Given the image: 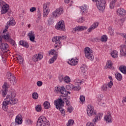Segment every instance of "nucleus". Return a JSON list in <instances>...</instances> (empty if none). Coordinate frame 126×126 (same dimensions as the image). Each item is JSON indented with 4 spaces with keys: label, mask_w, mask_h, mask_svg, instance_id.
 Here are the masks:
<instances>
[{
    "label": "nucleus",
    "mask_w": 126,
    "mask_h": 126,
    "mask_svg": "<svg viewBox=\"0 0 126 126\" xmlns=\"http://www.w3.org/2000/svg\"><path fill=\"white\" fill-rule=\"evenodd\" d=\"M43 10V17H47L48 14L50 12V10Z\"/></svg>",
    "instance_id": "42"
},
{
    "label": "nucleus",
    "mask_w": 126,
    "mask_h": 126,
    "mask_svg": "<svg viewBox=\"0 0 126 126\" xmlns=\"http://www.w3.org/2000/svg\"><path fill=\"white\" fill-rule=\"evenodd\" d=\"M43 106L44 109H50L51 108V104H50V102L48 101H45L43 103Z\"/></svg>",
    "instance_id": "31"
},
{
    "label": "nucleus",
    "mask_w": 126,
    "mask_h": 126,
    "mask_svg": "<svg viewBox=\"0 0 126 126\" xmlns=\"http://www.w3.org/2000/svg\"><path fill=\"white\" fill-rule=\"evenodd\" d=\"M2 97H5L6 96L7 94V91L8 90V87H7V83H4V85L2 87Z\"/></svg>",
    "instance_id": "13"
},
{
    "label": "nucleus",
    "mask_w": 126,
    "mask_h": 126,
    "mask_svg": "<svg viewBox=\"0 0 126 126\" xmlns=\"http://www.w3.org/2000/svg\"><path fill=\"white\" fill-rule=\"evenodd\" d=\"M55 28L57 30H60V31H64V30H65L64 21H63V20L59 21L55 26Z\"/></svg>",
    "instance_id": "7"
},
{
    "label": "nucleus",
    "mask_w": 126,
    "mask_h": 126,
    "mask_svg": "<svg viewBox=\"0 0 126 126\" xmlns=\"http://www.w3.org/2000/svg\"><path fill=\"white\" fill-rule=\"evenodd\" d=\"M83 81L80 80L78 82H76L75 83V85H77L78 86H79L80 85H81V84H82L83 83Z\"/></svg>",
    "instance_id": "54"
},
{
    "label": "nucleus",
    "mask_w": 126,
    "mask_h": 126,
    "mask_svg": "<svg viewBox=\"0 0 126 126\" xmlns=\"http://www.w3.org/2000/svg\"><path fill=\"white\" fill-rule=\"evenodd\" d=\"M113 65V63L111 61H108L106 63V66L108 67V68H110V67H112Z\"/></svg>",
    "instance_id": "39"
},
{
    "label": "nucleus",
    "mask_w": 126,
    "mask_h": 126,
    "mask_svg": "<svg viewBox=\"0 0 126 126\" xmlns=\"http://www.w3.org/2000/svg\"><path fill=\"white\" fill-rule=\"evenodd\" d=\"M63 104H64V101L62 98H59V100L54 101V105H55L56 109L59 110L62 115L64 117L65 116V111H64V109L63 108L64 106Z\"/></svg>",
    "instance_id": "3"
},
{
    "label": "nucleus",
    "mask_w": 126,
    "mask_h": 126,
    "mask_svg": "<svg viewBox=\"0 0 126 126\" xmlns=\"http://www.w3.org/2000/svg\"><path fill=\"white\" fill-rule=\"evenodd\" d=\"M6 5H8V4H6L5 2L0 0V7H2V6H6Z\"/></svg>",
    "instance_id": "48"
},
{
    "label": "nucleus",
    "mask_w": 126,
    "mask_h": 126,
    "mask_svg": "<svg viewBox=\"0 0 126 126\" xmlns=\"http://www.w3.org/2000/svg\"><path fill=\"white\" fill-rule=\"evenodd\" d=\"M2 39H4L5 41L7 42H9L10 44L12 45V46H15V41L13 40L10 37H9V34L6 33V34H4L2 35Z\"/></svg>",
    "instance_id": "10"
},
{
    "label": "nucleus",
    "mask_w": 126,
    "mask_h": 126,
    "mask_svg": "<svg viewBox=\"0 0 126 126\" xmlns=\"http://www.w3.org/2000/svg\"><path fill=\"white\" fill-rule=\"evenodd\" d=\"M16 94L15 93H11L10 94H7L6 100H4L2 103V108L4 111H7V108H8V104L15 105L18 101V100L15 98Z\"/></svg>",
    "instance_id": "1"
},
{
    "label": "nucleus",
    "mask_w": 126,
    "mask_h": 126,
    "mask_svg": "<svg viewBox=\"0 0 126 126\" xmlns=\"http://www.w3.org/2000/svg\"><path fill=\"white\" fill-rule=\"evenodd\" d=\"M43 59V55L39 54L38 55H35L33 58L32 61L33 62H38V61H40V60H42Z\"/></svg>",
    "instance_id": "18"
},
{
    "label": "nucleus",
    "mask_w": 126,
    "mask_h": 126,
    "mask_svg": "<svg viewBox=\"0 0 126 126\" xmlns=\"http://www.w3.org/2000/svg\"><path fill=\"white\" fill-rule=\"evenodd\" d=\"M86 70H87V67H86V65L85 64H83L81 66V73L82 74H84L86 72Z\"/></svg>",
    "instance_id": "22"
},
{
    "label": "nucleus",
    "mask_w": 126,
    "mask_h": 126,
    "mask_svg": "<svg viewBox=\"0 0 126 126\" xmlns=\"http://www.w3.org/2000/svg\"><path fill=\"white\" fill-rule=\"evenodd\" d=\"M0 49L3 53H7L8 51V44L6 43H1L0 44Z\"/></svg>",
    "instance_id": "12"
},
{
    "label": "nucleus",
    "mask_w": 126,
    "mask_h": 126,
    "mask_svg": "<svg viewBox=\"0 0 126 126\" xmlns=\"http://www.w3.org/2000/svg\"><path fill=\"white\" fill-rule=\"evenodd\" d=\"M118 52H117V51L114 50L111 52V56L114 59H117V58H118Z\"/></svg>",
    "instance_id": "33"
},
{
    "label": "nucleus",
    "mask_w": 126,
    "mask_h": 126,
    "mask_svg": "<svg viewBox=\"0 0 126 126\" xmlns=\"http://www.w3.org/2000/svg\"><path fill=\"white\" fill-rule=\"evenodd\" d=\"M68 63L70 65H75L77 64V63H78V62L72 58L70 60V62H68Z\"/></svg>",
    "instance_id": "24"
},
{
    "label": "nucleus",
    "mask_w": 126,
    "mask_h": 126,
    "mask_svg": "<svg viewBox=\"0 0 126 126\" xmlns=\"http://www.w3.org/2000/svg\"><path fill=\"white\" fill-rule=\"evenodd\" d=\"M87 113L89 117L96 116V114L95 110H94V108H93V106L92 105L88 106V108L87 109Z\"/></svg>",
    "instance_id": "8"
},
{
    "label": "nucleus",
    "mask_w": 126,
    "mask_h": 126,
    "mask_svg": "<svg viewBox=\"0 0 126 126\" xmlns=\"http://www.w3.org/2000/svg\"><path fill=\"white\" fill-rule=\"evenodd\" d=\"M117 14L119 16H124L126 15V10L124 8H119L117 10Z\"/></svg>",
    "instance_id": "19"
},
{
    "label": "nucleus",
    "mask_w": 126,
    "mask_h": 126,
    "mask_svg": "<svg viewBox=\"0 0 126 126\" xmlns=\"http://www.w3.org/2000/svg\"><path fill=\"white\" fill-rule=\"evenodd\" d=\"M61 37L59 36H55L52 38V42H55V46L56 48L61 46L62 43H61Z\"/></svg>",
    "instance_id": "11"
},
{
    "label": "nucleus",
    "mask_w": 126,
    "mask_h": 126,
    "mask_svg": "<svg viewBox=\"0 0 126 126\" xmlns=\"http://www.w3.org/2000/svg\"><path fill=\"white\" fill-rule=\"evenodd\" d=\"M80 8L81 9L83 14L85 13V12H87V6H86V5H83V6H80Z\"/></svg>",
    "instance_id": "32"
},
{
    "label": "nucleus",
    "mask_w": 126,
    "mask_h": 126,
    "mask_svg": "<svg viewBox=\"0 0 126 126\" xmlns=\"http://www.w3.org/2000/svg\"><path fill=\"white\" fill-rule=\"evenodd\" d=\"M107 88H108V85L106 84H105L101 87V91H107Z\"/></svg>",
    "instance_id": "44"
},
{
    "label": "nucleus",
    "mask_w": 126,
    "mask_h": 126,
    "mask_svg": "<svg viewBox=\"0 0 126 126\" xmlns=\"http://www.w3.org/2000/svg\"><path fill=\"white\" fill-rule=\"evenodd\" d=\"M16 58H17V60H18L20 63H23L24 59H23V58L21 56L18 55V56Z\"/></svg>",
    "instance_id": "34"
},
{
    "label": "nucleus",
    "mask_w": 126,
    "mask_h": 126,
    "mask_svg": "<svg viewBox=\"0 0 126 126\" xmlns=\"http://www.w3.org/2000/svg\"><path fill=\"white\" fill-rule=\"evenodd\" d=\"M15 123L18 124V125L22 124V119H21L18 115L17 116L15 119Z\"/></svg>",
    "instance_id": "26"
},
{
    "label": "nucleus",
    "mask_w": 126,
    "mask_h": 126,
    "mask_svg": "<svg viewBox=\"0 0 126 126\" xmlns=\"http://www.w3.org/2000/svg\"><path fill=\"white\" fill-rule=\"evenodd\" d=\"M7 78L10 83H13V85L16 84V78L13 75L11 74L10 72H8L7 73Z\"/></svg>",
    "instance_id": "9"
},
{
    "label": "nucleus",
    "mask_w": 126,
    "mask_h": 126,
    "mask_svg": "<svg viewBox=\"0 0 126 126\" xmlns=\"http://www.w3.org/2000/svg\"><path fill=\"white\" fill-rule=\"evenodd\" d=\"M122 37H123L124 40H125V44H126V33H123L121 34Z\"/></svg>",
    "instance_id": "60"
},
{
    "label": "nucleus",
    "mask_w": 126,
    "mask_h": 126,
    "mask_svg": "<svg viewBox=\"0 0 126 126\" xmlns=\"http://www.w3.org/2000/svg\"><path fill=\"white\" fill-rule=\"evenodd\" d=\"M92 1L94 2H96V6L98 10L103 11V10L105 9L106 6V0H92Z\"/></svg>",
    "instance_id": "5"
},
{
    "label": "nucleus",
    "mask_w": 126,
    "mask_h": 126,
    "mask_svg": "<svg viewBox=\"0 0 126 126\" xmlns=\"http://www.w3.org/2000/svg\"><path fill=\"white\" fill-rule=\"evenodd\" d=\"M35 110L36 112H41L42 111V106L41 105H37L35 106Z\"/></svg>",
    "instance_id": "43"
},
{
    "label": "nucleus",
    "mask_w": 126,
    "mask_h": 126,
    "mask_svg": "<svg viewBox=\"0 0 126 126\" xmlns=\"http://www.w3.org/2000/svg\"><path fill=\"white\" fill-rule=\"evenodd\" d=\"M109 32L113 35L114 34V30L111 29V28H109Z\"/></svg>",
    "instance_id": "64"
},
{
    "label": "nucleus",
    "mask_w": 126,
    "mask_h": 126,
    "mask_svg": "<svg viewBox=\"0 0 126 126\" xmlns=\"http://www.w3.org/2000/svg\"><path fill=\"white\" fill-rule=\"evenodd\" d=\"M46 117L44 116H40L37 122V126H49L50 124L46 122Z\"/></svg>",
    "instance_id": "6"
},
{
    "label": "nucleus",
    "mask_w": 126,
    "mask_h": 126,
    "mask_svg": "<svg viewBox=\"0 0 126 126\" xmlns=\"http://www.w3.org/2000/svg\"><path fill=\"white\" fill-rule=\"evenodd\" d=\"M31 12H34V11H36V7H31L30 9Z\"/></svg>",
    "instance_id": "59"
},
{
    "label": "nucleus",
    "mask_w": 126,
    "mask_h": 126,
    "mask_svg": "<svg viewBox=\"0 0 126 126\" xmlns=\"http://www.w3.org/2000/svg\"><path fill=\"white\" fill-rule=\"evenodd\" d=\"M115 77L118 81H121L123 78L122 74L120 73H116L115 74Z\"/></svg>",
    "instance_id": "29"
},
{
    "label": "nucleus",
    "mask_w": 126,
    "mask_h": 126,
    "mask_svg": "<svg viewBox=\"0 0 126 126\" xmlns=\"http://www.w3.org/2000/svg\"><path fill=\"white\" fill-rule=\"evenodd\" d=\"M85 57L87 59L90 60V61H93L94 60V56H93L92 53H89L87 55H85Z\"/></svg>",
    "instance_id": "27"
},
{
    "label": "nucleus",
    "mask_w": 126,
    "mask_h": 126,
    "mask_svg": "<svg viewBox=\"0 0 126 126\" xmlns=\"http://www.w3.org/2000/svg\"><path fill=\"white\" fill-rule=\"evenodd\" d=\"M59 79L60 81V82H62V81H63V75L59 76Z\"/></svg>",
    "instance_id": "62"
},
{
    "label": "nucleus",
    "mask_w": 126,
    "mask_h": 126,
    "mask_svg": "<svg viewBox=\"0 0 126 126\" xmlns=\"http://www.w3.org/2000/svg\"><path fill=\"white\" fill-rule=\"evenodd\" d=\"M113 85H114L113 81L112 80H110V82L108 83L107 86H108L109 88H112Z\"/></svg>",
    "instance_id": "52"
},
{
    "label": "nucleus",
    "mask_w": 126,
    "mask_h": 126,
    "mask_svg": "<svg viewBox=\"0 0 126 126\" xmlns=\"http://www.w3.org/2000/svg\"><path fill=\"white\" fill-rule=\"evenodd\" d=\"M28 36L29 37L30 41L32 42H34L35 41V34L34 33V32L31 31L28 34Z\"/></svg>",
    "instance_id": "20"
},
{
    "label": "nucleus",
    "mask_w": 126,
    "mask_h": 126,
    "mask_svg": "<svg viewBox=\"0 0 126 126\" xmlns=\"http://www.w3.org/2000/svg\"><path fill=\"white\" fill-rule=\"evenodd\" d=\"M87 126H94V124L92 123H88L87 124Z\"/></svg>",
    "instance_id": "63"
},
{
    "label": "nucleus",
    "mask_w": 126,
    "mask_h": 126,
    "mask_svg": "<svg viewBox=\"0 0 126 126\" xmlns=\"http://www.w3.org/2000/svg\"><path fill=\"white\" fill-rule=\"evenodd\" d=\"M55 53H56L55 49H52L51 51H49V55H55Z\"/></svg>",
    "instance_id": "58"
},
{
    "label": "nucleus",
    "mask_w": 126,
    "mask_h": 126,
    "mask_svg": "<svg viewBox=\"0 0 126 126\" xmlns=\"http://www.w3.org/2000/svg\"><path fill=\"white\" fill-rule=\"evenodd\" d=\"M73 85L69 84L68 85L66 86L67 90H72L73 89Z\"/></svg>",
    "instance_id": "45"
},
{
    "label": "nucleus",
    "mask_w": 126,
    "mask_h": 126,
    "mask_svg": "<svg viewBox=\"0 0 126 126\" xmlns=\"http://www.w3.org/2000/svg\"><path fill=\"white\" fill-rule=\"evenodd\" d=\"M55 92L56 93H61L62 97H66L68 94H70V92L66 91L65 88L63 87H55Z\"/></svg>",
    "instance_id": "4"
},
{
    "label": "nucleus",
    "mask_w": 126,
    "mask_h": 126,
    "mask_svg": "<svg viewBox=\"0 0 126 126\" xmlns=\"http://www.w3.org/2000/svg\"><path fill=\"white\" fill-rule=\"evenodd\" d=\"M81 89V87H80V86H74L73 85V90L74 91H79Z\"/></svg>",
    "instance_id": "41"
},
{
    "label": "nucleus",
    "mask_w": 126,
    "mask_h": 126,
    "mask_svg": "<svg viewBox=\"0 0 126 126\" xmlns=\"http://www.w3.org/2000/svg\"><path fill=\"white\" fill-rule=\"evenodd\" d=\"M63 100L64 102H65L67 106H69V105H70V101L68 100V99H66V98H64Z\"/></svg>",
    "instance_id": "50"
},
{
    "label": "nucleus",
    "mask_w": 126,
    "mask_h": 126,
    "mask_svg": "<svg viewBox=\"0 0 126 126\" xmlns=\"http://www.w3.org/2000/svg\"><path fill=\"white\" fill-rule=\"evenodd\" d=\"M63 10L62 8H58L55 11H54L52 13L53 16H51L49 17V18L48 20V25H52V24L54 23L55 17H57V16H60V15L63 13Z\"/></svg>",
    "instance_id": "2"
},
{
    "label": "nucleus",
    "mask_w": 126,
    "mask_h": 126,
    "mask_svg": "<svg viewBox=\"0 0 126 126\" xmlns=\"http://www.w3.org/2000/svg\"><path fill=\"white\" fill-rule=\"evenodd\" d=\"M57 60V55L54 56L51 59L49 60V63H53Z\"/></svg>",
    "instance_id": "36"
},
{
    "label": "nucleus",
    "mask_w": 126,
    "mask_h": 126,
    "mask_svg": "<svg viewBox=\"0 0 126 126\" xmlns=\"http://www.w3.org/2000/svg\"><path fill=\"white\" fill-rule=\"evenodd\" d=\"M84 18L83 17H81V18H79L78 20H77V22H78L79 23H82L83 22H84Z\"/></svg>",
    "instance_id": "53"
},
{
    "label": "nucleus",
    "mask_w": 126,
    "mask_h": 126,
    "mask_svg": "<svg viewBox=\"0 0 126 126\" xmlns=\"http://www.w3.org/2000/svg\"><path fill=\"white\" fill-rule=\"evenodd\" d=\"M85 55H89V54H92L93 51H92V50L90 49V48L86 47L85 48Z\"/></svg>",
    "instance_id": "30"
},
{
    "label": "nucleus",
    "mask_w": 126,
    "mask_h": 126,
    "mask_svg": "<svg viewBox=\"0 0 126 126\" xmlns=\"http://www.w3.org/2000/svg\"><path fill=\"white\" fill-rule=\"evenodd\" d=\"M36 84L37 86H38L39 87H40V86H42V85H43V82L41 81H38L36 83Z\"/></svg>",
    "instance_id": "57"
},
{
    "label": "nucleus",
    "mask_w": 126,
    "mask_h": 126,
    "mask_svg": "<svg viewBox=\"0 0 126 126\" xmlns=\"http://www.w3.org/2000/svg\"><path fill=\"white\" fill-rule=\"evenodd\" d=\"M50 5V2H47L46 3H44L43 5V10H50V9H49V6Z\"/></svg>",
    "instance_id": "23"
},
{
    "label": "nucleus",
    "mask_w": 126,
    "mask_h": 126,
    "mask_svg": "<svg viewBox=\"0 0 126 126\" xmlns=\"http://www.w3.org/2000/svg\"><path fill=\"white\" fill-rule=\"evenodd\" d=\"M119 70L122 73L126 74V66L125 65H121L119 67Z\"/></svg>",
    "instance_id": "25"
},
{
    "label": "nucleus",
    "mask_w": 126,
    "mask_h": 126,
    "mask_svg": "<svg viewBox=\"0 0 126 126\" xmlns=\"http://www.w3.org/2000/svg\"><path fill=\"white\" fill-rule=\"evenodd\" d=\"M108 39V37L106 35H103L101 37V41L102 42H107V40Z\"/></svg>",
    "instance_id": "49"
},
{
    "label": "nucleus",
    "mask_w": 126,
    "mask_h": 126,
    "mask_svg": "<svg viewBox=\"0 0 126 126\" xmlns=\"http://www.w3.org/2000/svg\"><path fill=\"white\" fill-rule=\"evenodd\" d=\"M80 101L83 103V102H84L85 101V96L84 95H81L80 97Z\"/></svg>",
    "instance_id": "55"
},
{
    "label": "nucleus",
    "mask_w": 126,
    "mask_h": 126,
    "mask_svg": "<svg viewBox=\"0 0 126 126\" xmlns=\"http://www.w3.org/2000/svg\"><path fill=\"white\" fill-rule=\"evenodd\" d=\"M94 29V28H93L92 27V26H91L88 29V32H91L92 31H93V30Z\"/></svg>",
    "instance_id": "61"
},
{
    "label": "nucleus",
    "mask_w": 126,
    "mask_h": 126,
    "mask_svg": "<svg viewBox=\"0 0 126 126\" xmlns=\"http://www.w3.org/2000/svg\"><path fill=\"white\" fill-rule=\"evenodd\" d=\"M120 48L121 56H124V57H126V45H122L120 47Z\"/></svg>",
    "instance_id": "16"
},
{
    "label": "nucleus",
    "mask_w": 126,
    "mask_h": 126,
    "mask_svg": "<svg viewBox=\"0 0 126 126\" xmlns=\"http://www.w3.org/2000/svg\"><path fill=\"white\" fill-rule=\"evenodd\" d=\"M64 81H65L66 83H69V82L70 81V78L69 77L66 76L64 78Z\"/></svg>",
    "instance_id": "47"
},
{
    "label": "nucleus",
    "mask_w": 126,
    "mask_h": 126,
    "mask_svg": "<svg viewBox=\"0 0 126 126\" xmlns=\"http://www.w3.org/2000/svg\"><path fill=\"white\" fill-rule=\"evenodd\" d=\"M19 45L25 47V48H29V44L28 43L24 40H21L19 42Z\"/></svg>",
    "instance_id": "21"
},
{
    "label": "nucleus",
    "mask_w": 126,
    "mask_h": 126,
    "mask_svg": "<svg viewBox=\"0 0 126 126\" xmlns=\"http://www.w3.org/2000/svg\"><path fill=\"white\" fill-rule=\"evenodd\" d=\"M104 120L106 123H108V124H111V123L113 122V117L111 116L110 113H108L107 114L104 116Z\"/></svg>",
    "instance_id": "14"
},
{
    "label": "nucleus",
    "mask_w": 126,
    "mask_h": 126,
    "mask_svg": "<svg viewBox=\"0 0 126 126\" xmlns=\"http://www.w3.org/2000/svg\"><path fill=\"white\" fill-rule=\"evenodd\" d=\"M9 9V5H6V6H2L1 9V14H5Z\"/></svg>",
    "instance_id": "17"
},
{
    "label": "nucleus",
    "mask_w": 126,
    "mask_h": 126,
    "mask_svg": "<svg viewBox=\"0 0 126 126\" xmlns=\"http://www.w3.org/2000/svg\"><path fill=\"white\" fill-rule=\"evenodd\" d=\"M7 23H8V25H9L10 26H14V25H15V20H10L8 21Z\"/></svg>",
    "instance_id": "37"
},
{
    "label": "nucleus",
    "mask_w": 126,
    "mask_h": 126,
    "mask_svg": "<svg viewBox=\"0 0 126 126\" xmlns=\"http://www.w3.org/2000/svg\"><path fill=\"white\" fill-rule=\"evenodd\" d=\"M72 111H73V107L72 106H70L67 108V112H68V113H72Z\"/></svg>",
    "instance_id": "56"
},
{
    "label": "nucleus",
    "mask_w": 126,
    "mask_h": 126,
    "mask_svg": "<svg viewBox=\"0 0 126 126\" xmlns=\"http://www.w3.org/2000/svg\"><path fill=\"white\" fill-rule=\"evenodd\" d=\"M117 0H112V1L110 3V8L112 9V8H114V7L115 6V4L116 2H117Z\"/></svg>",
    "instance_id": "35"
},
{
    "label": "nucleus",
    "mask_w": 126,
    "mask_h": 126,
    "mask_svg": "<svg viewBox=\"0 0 126 126\" xmlns=\"http://www.w3.org/2000/svg\"><path fill=\"white\" fill-rule=\"evenodd\" d=\"M100 118H101V117L100 116V113H99L98 114H97L95 116V118L93 119V123L94 124H96L97 121H100Z\"/></svg>",
    "instance_id": "28"
},
{
    "label": "nucleus",
    "mask_w": 126,
    "mask_h": 126,
    "mask_svg": "<svg viewBox=\"0 0 126 126\" xmlns=\"http://www.w3.org/2000/svg\"><path fill=\"white\" fill-rule=\"evenodd\" d=\"M86 29H87V27H85L84 26H79L74 28L73 29V31H74V32H77V31L78 32H79L80 31H83V30H86Z\"/></svg>",
    "instance_id": "15"
},
{
    "label": "nucleus",
    "mask_w": 126,
    "mask_h": 126,
    "mask_svg": "<svg viewBox=\"0 0 126 126\" xmlns=\"http://www.w3.org/2000/svg\"><path fill=\"white\" fill-rule=\"evenodd\" d=\"M99 25V23L98 22H94L92 25V27L95 29V28H97L98 27V26Z\"/></svg>",
    "instance_id": "51"
},
{
    "label": "nucleus",
    "mask_w": 126,
    "mask_h": 126,
    "mask_svg": "<svg viewBox=\"0 0 126 126\" xmlns=\"http://www.w3.org/2000/svg\"><path fill=\"white\" fill-rule=\"evenodd\" d=\"M38 97H39V94H38V93H37L36 92L33 93L32 94V97L34 100L38 99Z\"/></svg>",
    "instance_id": "38"
},
{
    "label": "nucleus",
    "mask_w": 126,
    "mask_h": 126,
    "mask_svg": "<svg viewBox=\"0 0 126 126\" xmlns=\"http://www.w3.org/2000/svg\"><path fill=\"white\" fill-rule=\"evenodd\" d=\"M74 124V121L73 120H69L68 123L66 124L67 126H72Z\"/></svg>",
    "instance_id": "40"
},
{
    "label": "nucleus",
    "mask_w": 126,
    "mask_h": 126,
    "mask_svg": "<svg viewBox=\"0 0 126 126\" xmlns=\"http://www.w3.org/2000/svg\"><path fill=\"white\" fill-rule=\"evenodd\" d=\"M116 21H117V24H119L120 25H123V23H124V19H119L118 20V21L116 20Z\"/></svg>",
    "instance_id": "46"
}]
</instances>
